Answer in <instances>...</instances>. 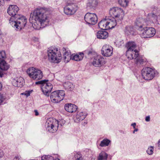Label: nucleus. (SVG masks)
I'll list each match as a JSON object with an SVG mask.
<instances>
[{
  "label": "nucleus",
  "mask_w": 160,
  "mask_h": 160,
  "mask_svg": "<svg viewBox=\"0 0 160 160\" xmlns=\"http://www.w3.org/2000/svg\"><path fill=\"white\" fill-rule=\"evenodd\" d=\"M108 29H112L114 28L117 25L116 20L114 18L110 17H108Z\"/></svg>",
  "instance_id": "nucleus-24"
},
{
  "label": "nucleus",
  "mask_w": 160,
  "mask_h": 160,
  "mask_svg": "<svg viewBox=\"0 0 160 160\" xmlns=\"http://www.w3.org/2000/svg\"><path fill=\"white\" fill-rule=\"evenodd\" d=\"M31 92H32V91H26L24 93H22V94L24 95L27 97H28L29 96H30V94L31 93Z\"/></svg>",
  "instance_id": "nucleus-37"
},
{
  "label": "nucleus",
  "mask_w": 160,
  "mask_h": 160,
  "mask_svg": "<svg viewBox=\"0 0 160 160\" xmlns=\"http://www.w3.org/2000/svg\"><path fill=\"white\" fill-rule=\"evenodd\" d=\"M74 154V160H79V159H83V158L82 155L81 154V153L79 152H74L73 153Z\"/></svg>",
  "instance_id": "nucleus-32"
},
{
  "label": "nucleus",
  "mask_w": 160,
  "mask_h": 160,
  "mask_svg": "<svg viewBox=\"0 0 160 160\" xmlns=\"http://www.w3.org/2000/svg\"><path fill=\"white\" fill-rule=\"evenodd\" d=\"M98 3L97 0H88L87 6L89 9L94 8L98 5Z\"/></svg>",
  "instance_id": "nucleus-27"
},
{
  "label": "nucleus",
  "mask_w": 160,
  "mask_h": 160,
  "mask_svg": "<svg viewBox=\"0 0 160 160\" xmlns=\"http://www.w3.org/2000/svg\"><path fill=\"white\" fill-rule=\"evenodd\" d=\"M4 3V0H0V5H2Z\"/></svg>",
  "instance_id": "nucleus-45"
},
{
  "label": "nucleus",
  "mask_w": 160,
  "mask_h": 160,
  "mask_svg": "<svg viewBox=\"0 0 160 160\" xmlns=\"http://www.w3.org/2000/svg\"><path fill=\"white\" fill-rule=\"evenodd\" d=\"M118 2L121 6L126 7L128 5L129 1L128 0H118Z\"/></svg>",
  "instance_id": "nucleus-33"
},
{
  "label": "nucleus",
  "mask_w": 160,
  "mask_h": 160,
  "mask_svg": "<svg viewBox=\"0 0 160 160\" xmlns=\"http://www.w3.org/2000/svg\"><path fill=\"white\" fill-rule=\"evenodd\" d=\"M85 22L88 24L94 25L98 21L97 15L94 13L90 12L87 13L84 16Z\"/></svg>",
  "instance_id": "nucleus-15"
},
{
  "label": "nucleus",
  "mask_w": 160,
  "mask_h": 160,
  "mask_svg": "<svg viewBox=\"0 0 160 160\" xmlns=\"http://www.w3.org/2000/svg\"><path fill=\"white\" fill-rule=\"evenodd\" d=\"M108 154L104 152H102L98 157V160H107Z\"/></svg>",
  "instance_id": "nucleus-29"
},
{
  "label": "nucleus",
  "mask_w": 160,
  "mask_h": 160,
  "mask_svg": "<svg viewBox=\"0 0 160 160\" xmlns=\"http://www.w3.org/2000/svg\"><path fill=\"white\" fill-rule=\"evenodd\" d=\"M27 72L31 78L36 80L42 79L43 77V73L41 70L33 67L28 69Z\"/></svg>",
  "instance_id": "nucleus-9"
},
{
  "label": "nucleus",
  "mask_w": 160,
  "mask_h": 160,
  "mask_svg": "<svg viewBox=\"0 0 160 160\" xmlns=\"http://www.w3.org/2000/svg\"><path fill=\"white\" fill-rule=\"evenodd\" d=\"M24 80L21 77H18L15 78L13 80L12 84L15 87H22L24 83Z\"/></svg>",
  "instance_id": "nucleus-19"
},
{
  "label": "nucleus",
  "mask_w": 160,
  "mask_h": 160,
  "mask_svg": "<svg viewBox=\"0 0 160 160\" xmlns=\"http://www.w3.org/2000/svg\"><path fill=\"white\" fill-rule=\"evenodd\" d=\"M109 14L111 17L114 18H120L121 21L122 17L124 16L123 10L121 8L114 7L110 9L109 10Z\"/></svg>",
  "instance_id": "nucleus-13"
},
{
  "label": "nucleus",
  "mask_w": 160,
  "mask_h": 160,
  "mask_svg": "<svg viewBox=\"0 0 160 160\" xmlns=\"http://www.w3.org/2000/svg\"><path fill=\"white\" fill-rule=\"evenodd\" d=\"M110 142L111 141L110 140L107 138H105L101 141L100 143L99 144V146L101 147L108 146Z\"/></svg>",
  "instance_id": "nucleus-31"
},
{
  "label": "nucleus",
  "mask_w": 160,
  "mask_h": 160,
  "mask_svg": "<svg viewBox=\"0 0 160 160\" xmlns=\"http://www.w3.org/2000/svg\"><path fill=\"white\" fill-rule=\"evenodd\" d=\"M104 58L102 56L98 55L94 57L92 64L95 67H99L104 64Z\"/></svg>",
  "instance_id": "nucleus-17"
},
{
  "label": "nucleus",
  "mask_w": 160,
  "mask_h": 160,
  "mask_svg": "<svg viewBox=\"0 0 160 160\" xmlns=\"http://www.w3.org/2000/svg\"><path fill=\"white\" fill-rule=\"evenodd\" d=\"M131 126L133 127V128H136V123L135 122L131 124Z\"/></svg>",
  "instance_id": "nucleus-44"
},
{
  "label": "nucleus",
  "mask_w": 160,
  "mask_h": 160,
  "mask_svg": "<svg viewBox=\"0 0 160 160\" xmlns=\"http://www.w3.org/2000/svg\"><path fill=\"white\" fill-rule=\"evenodd\" d=\"M8 100L6 93H0V105L4 104L5 101Z\"/></svg>",
  "instance_id": "nucleus-28"
},
{
  "label": "nucleus",
  "mask_w": 160,
  "mask_h": 160,
  "mask_svg": "<svg viewBox=\"0 0 160 160\" xmlns=\"http://www.w3.org/2000/svg\"><path fill=\"white\" fill-rule=\"evenodd\" d=\"M63 58L64 61L68 62L71 59V52L68 49L63 48Z\"/></svg>",
  "instance_id": "nucleus-21"
},
{
  "label": "nucleus",
  "mask_w": 160,
  "mask_h": 160,
  "mask_svg": "<svg viewBox=\"0 0 160 160\" xmlns=\"http://www.w3.org/2000/svg\"><path fill=\"white\" fill-rule=\"evenodd\" d=\"M79 7L76 3H68L64 8V13L68 15L74 14L78 10Z\"/></svg>",
  "instance_id": "nucleus-11"
},
{
  "label": "nucleus",
  "mask_w": 160,
  "mask_h": 160,
  "mask_svg": "<svg viewBox=\"0 0 160 160\" xmlns=\"http://www.w3.org/2000/svg\"><path fill=\"white\" fill-rule=\"evenodd\" d=\"M108 18L106 17L105 18L102 19L100 22L98 24L99 27L103 29H107L108 26Z\"/></svg>",
  "instance_id": "nucleus-22"
},
{
  "label": "nucleus",
  "mask_w": 160,
  "mask_h": 160,
  "mask_svg": "<svg viewBox=\"0 0 160 160\" xmlns=\"http://www.w3.org/2000/svg\"><path fill=\"white\" fill-rule=\"evenodd\" d=\"M3 156V153L2 150L0 149V158Z\"/></svg>",
  "instance_id": "nucleus-41"
},
{
  "label": "nucleus",
  "mask_w": 160,
  "mask_h": 160,
  "mask_svg": "<svg viewBox=\"0 0 160 160\" xmlns=\"http://www.w3.org/2000/svg\"><path fill=\"white\" fill-rule=\"evenodd\" d=\"M50 15L48 9L45 8L39 7L31 13L30 22L31 19L32 25L36 29H39L48 25Z\"/></svg>",
  "instance_id": "nucleus-1"
},
{
  "label": "nucleus",
  "mask_w": 160,
  "mask_h": 160,
  "mask_svg": "<svg viewBox=\"0 0 160 160\" xmlns=\"http://www.w3.org/2000/svg\"><path fill=\"white\" fill-rule=\"evenodd\" d=\"M158 147L159 149H160V139L158 141Z\"/></svg>",
  "instance_id": "nucleus-48"
},
{
  "label": "nucleus",
  "mask_w": 160,
  "mask_h": 160,
  "mask_svg": "<svg viewBox=\"0 0 160 160\" xmlns=\"http://www.w3.org/2000/svg\"><path fill=\"white\" fill-rule=\"evenodd\" d=\"M34 112L36 116H37L39 114L37 110H35Z\"/></svg>",
  "instance_id": "nucleus-47"
},
{
  "label": "nucleus",
  "mask_w": 160,
  "mask_h": 160,
  "mask_svg": "<svg viewBox=\"0 0 160 160\" xmlns=\"http://www.w3.org/2000/svg\"><path fill=\"white\" fill-rule=\"evenodd\" d=\"M48 80H44L36 82L35 84L36 85H40L41 89L43 93L47 96H49L52 89V84L48 82Z\"/></svg>",
  "instance_id": "nucleus-7"
},
{
  "label": "nucleus",
  "mask_w": 160,
  "mask_h": 160,
  "mask_svg": "<svg viewBox=\"0 0 160 160\" xmlns=\"http://www.w3.org/2000/svg\"><path fill=\"white\" fill-rule=\"evenodd\" d=\"M87 122H84L83 123H82V125H84V126H85V125L87 124Z\"/></svg>",
  "instance_id": "nucleus-50"
},
{
  "label": "nucleus",
  "mask_w": 160,
  "mask_h": 160,
  "mask_svg": "<svg viewBox=\"0 0 160 160\" xmlns=\"http://www.w3.org/2000/svg\"><path fill=\"white\" fill-rule=\"evenodd\" d=\"M128 50L126 52V56L129 59H136L137 64H143L146 62V59L142 57H138V52L136 49V45L134 42H129L126 44Z\"/></svg>",
  "instance_id": "nucleus-3"
},
{
  "label": "nucleus",
  "mask_w": 160,
  "mask_h": 160,
  "mask_svg": "<svg viewBox=\"0 0 160 160\" xmlns=\"http://www.w3.org/2000/svg\"><path fill=\"white\" fill-rule=\"evenodd\" d=\"M87 113L85 111H78L76 115L74 117V120L76 122H78L84 120L87 117Z\"/></svg>",
  "instance_id": "nucleus-18"
},
{
  "label": "nucleus",
  "mask_w": 160,
  "mask_h": 160,
  "mask_svg": "<svg viewBox=\"0 0 160 160\" xmlns=\"http://www.w3.org/2000/svg\"><path fill=\"white\" fill-rule=\"evenodd\" d=\"M2 85L1 83V82H0V91L2 89Z\"/></svg>",
  "instance_id": "nucleus-49"
},
{
  "label": "nucleus",
  "mask_w": 160,
  "mask_h": 160,
  "mask_svg": "<svg viewBox=\"0 0 160 160\" xmlns=\"http://www.w3.org/2000/svg\"><path fill=\"white\" fill-rule=\"evenodd\" d=\"M135 31L133 27L131 25L126 26L124 30L125 33L127 35H134Z\"/></svg>",
  "instance_id": "nucleus-25"
},
{
  "label": "nucleus",
  "mask_w": 160,
  "mask_h": 160,
  "mask_svg": "<svg viewBox=\"0 0 160 160\" xmlns=\"http://www.w3.org/2000/svg\"><path fill=\"white\" fill-rule=\"evenodd\" d=\"M142 75L145 80H150L158 74L157 71L154 68L148 67L144 68L141 71Z\"/></svg>",
  "instance_id": "nucleus-6"
},
{
  "label": "nucleus",
  "mask_w": 160,
  "mask_h": 160,
  "mask_svg": "<svg viewBox=\"0 0 160 160\" xmlns=\"http://www.w3.org/2000/svg\"><path fill=\"white\" fill-rule=\"evenodd\" d=\"M108 36V32L104 30L99 31L97 33V38L100 39H105Z\"/></svg>",
  "instance_id": "nucleus-23"
},
{
  "label": "nucleus",
  "mask_w": 160,
  "mask_h": 160,
  "mask_svg": "<svg viewBox=\"0 0 160 160\" xmlns=\"http://www.w3.org/2000/svg\"><path fill=\"white\" fill-rule=\"evenodd\" d=\"M13 160H22V158L20 155H16Z\"/></svg>",
  "instance_id": "nucleus-38"
},
{
  "label": "nucleus",
  "mask_w": 160,
  "mask_h": 160,
  "mask_svg": "<svg viewBox=\"0 0 160 160\" xmlns=\"http://www.w3.org/2000/svg\"><path fill=\"white\" fill-rule=\"evenodd\" d=\"M47 54L48 60L51 62L58 63L61 60V54L57 48L53 47L48 48Z\"/></svg>",
  "instance_id": "nucleus-4"
},
{
  "label": "nucleus",
  "mask_w": 160,
  "mask_h": 160,
  "mask_svg": "<svg viewBox=\"0 0 160 160\" xmlns=\"http://www.w3.org/2000/svg\"><path fill=\"white\" fill-rule=\"evenodd\" d=\"M64 108L66 111L70 113L75 112L78 107L76 105L71 103H67L64 106Z\"/></svg>",
  "instance_id": "nucleus-20"
},
{
  "label": "nucleus",
  "mask_w": 160,
  "mask_h": 160,
  "mask_svg": "<svg viewBox=\"0 0 160 160\" xmlns=\"http://www.w3.org/2000/svg\"><path fill=\"white\" fill-rule=\"evenodd\" d=\"M145 121L146 122H149L150 121V117L149 116H147L145 118Z\"/></svg>",
  "instance_id": "nucleus-40"
},
{
  "label": "nucleus",
  "mask_w": 160,
  "mask_h": 160,
  "mask_svg": "<svg viewBox=\"0 0 160 160\" xmlns=\"http://www.w3.org/2000/svg\"><path fill=\"white\" fill-rule=\"evenodd\" d=\"M45 127L47 131L52 132H55L58 128V121L52 118H48L45 122Z\"/></svg>",
  "instance_id": "nucleus-8"
},
{
  "label": "nucleus",
  "mask_w": 160,
  "mask_h": 160,
  "mask_svg": "<svg viewBox=\"0 0 160 160\" xmlns=\"http://www.w3.org/2000/svg\"><path fill=\"white\" fill-rule=\"evenodd\" d=\"M84 54L82 52H79L78 54H73L71 56V59L75 61H78L82 60Z\"/></svg>",
  "instance_id": "nucleus-26"
},
{
  "label": "nucleus",
  "mask_w": 160,
  "mask_h": 160,
  "mask_svg": "<svg viewBox=\"0 0 160 160\" xmlns=\"http://www.w3.org/2000/svg\"><path fill=\"white\" fill-rule=\"evenodd\" d=\"M65 123V121L63 120H60L59 121H58V127L60 125L61 126H63Z\"/></svg>",
  "instance_id": "nucleus-36"
},
{
  "label": "nucleus",
  "mask_w": 160,
  "mask_h": 160,
  "mask_svg": "<svg viewBox=\"0 0 160 160\" xmlns=\"http://www.w3.org/2000/svg\"><path fill=\"white\" fill-rule=\"evenodd\" d=\"M86 52L88 55H90L92 54L93 53L91 51H86Z\"/></svg>",
  "instance_id": "nucleus-42"
},
{
  "label": "nucleus",
  "mask_w": 160,
  "mask_h": 160,
  "mask_svg": "<svg viewBox=\"0 0 160 160\" xmlns=\"http://www.w3.org/2000/svg\"><path fill=\"white\" fill-rule=\"evenodd\" d=\"M156 16L157 18V20L158 23H160V15L157 13L156 15Z\"/></svg>",
  "instance_id": "nucleus-39"
},
{
  "label": "nucleus",
  "mask_w": 160,
  "mask_h": 160,
  "mask_svg": "<svg viewBox=\"0 0 160 160\" xmlns=\"http://www.w3.org/2000/svg\"><path fill=\"white\" fill-rule=\"evenodd\" d=\"M101 53L105 57H110L113 54V48L109 45H104L102 47Z\"/></svg>",
  "instance_id": "nucleus-16"
},
{
  "label": "nucleus",
  "mask_w": 160,
  "mask_h": 160,
  "mask_svg": "<svg viewBox=\"0 0 160 160\" xmlns=\"http://www.w3.org/2000/svg\"><path fill=\"white\" fill-rule=\"evenodd\" d=\"M64 87L69 90H72L74 87V86L72 83L69 82H65L64 84Z\"/></svg>",
  "instance_id": "nucleus-30"
},
{
  "label": "nucleus",
  "mask_w": 160,
  "mask_h": 160,
  "mask_svg": "<svg viewBox=\"0 0 160 160\" xmlns=\"http://www.w3.org/2000/svg\"><path fill=\"white\" fill-rule=\"evenodd\" d=\"M134 129L133 131V133H135V132H137L138 131V129L137 128H134Z\"/></svg>",
  "instance_id": "nucleus-46"
},
{
  "label": "nucleus",
  "mask_w": 160,
  "mask_h": 160,
  "mask_svg": "<svg viewBox=\"0 0 160 160\" xmlns=\"http://www.w3.org/2000/svg\"><path fill=\"white\" fill-rule=\"evenodd\" d=\"M65 95L63 90L54 91L51 93L50 98L51 101L54 103H58L62 100Z\"/></svg>",
  "instance_id": "nucleus-12"
},
{
  "label": "nucleus",
  "mask_w": 160,
  "mask_h": 160,
  "mask_svg": "<svg viewBox=\"0 0 160 160\" xmlns=\"http://www.w3.org/2000/svg\"><path fill=\"white\" fill-rule=\"evenodd\" d=\"M19 10V8L16 5H10L9 6L7 10V12L9 15L11 16L9 19V22L14 20L17 15H19L18 14Z\"/></svg>",
  "instance_id": "nucleus-14"
},
{
  "label": "nucleus",
  "mask_w": 160,
  "mask_h": 160,
  "mask_svg": "<svg viewBox=\"0 0 160 160\" xmlns=\"http://www.w3.org/2000/svg\"><path fill=\"white\" fill-rule=\"evenodd\" d=\"M42 160H60L58 158L54 160V158L52 156L48 155L43 156L42 157Z\"/></svg>",
  "instance_id": "nucleus-34"
},
{
  "label": "nucleus",
  "mask_w": 160,
  "mask_h": 160,
  "mask_svg": "<svg viewBox=\"0 0 160 160\" xmlns=\"http://www.w3.org/2000/svg\"><path fill=\"white\" fill-rule=\"evenodd\" d=\"M6 58L5 52L2 51L0 52V77L2 78L3 73L2 71H7L9 68V66L5 61Z\"/></svg>",
  "instance_id": "nucleus-10"
},
{
  "label": "nucleus",
  "mask_w": 160,
  "mask_h": 160,
  "mask_svg": "<svg viewBox=\"0 0 160 160\" xmlns=\"http://www.w3.org/2000/svg\"><path fill=\"white\" fill-rule=\"evenodd\" d=\"M151 21H144L143 18H138L135 22V28L140 32L139 34L142 38H148L153 37L155 34V29L152 27H146L144 24L145 23L148 25Z\"/></svg>",
  "instance_id": "nucleus-2"
},
{
  "label": "nucleus",
  "mask_w": 160,
  "mask_h": 160,
  "mask_svg": "<svg viewBox=\"0 0 160 160\" xmlns=\"http://www.w3.org/2000/svg\"><path fill=\"white\" fill-rule=\"evenodd\" d=\"M154 150V148L153 147L151 146L148 148L147 150V152L149 155H151L152 154Z\"/></svg>",
  "instance_id": "nucleus-35"
},
{
  "label": "nucleus",
  "mask_w": 160,
  "mask_h": 160,
  "mask_svg": "<svg viewBox=\"0 0 160 160\" xmlns=\"http://www.w3.org/2000/svg\"><path fill=\"white\" fill-rule=\"evenodd\" d=\"M27 22V19L26 17L22 15H17L13 20L9 22L10 24L15 28L17 30H20L23 28Z\"/></svg>",
  "instance_id": "nucleus-5"
},
{
  "label": "nucleus",
  "mask_w": 160,
  "mask_h": 160,
  "mask_svg": "<svg viewBox=\"0 0 160 160\" xmlns=\"http://www.w3.org/2000/svg\"><path fill=\"white\" fill-rule=\"evenodd\" d=\"M66 2H67V3H68L70 2H72L74 1L75 0H65Z\"/></svg>",
  "instance_id": "nucleus-43"
}]
</instances>
